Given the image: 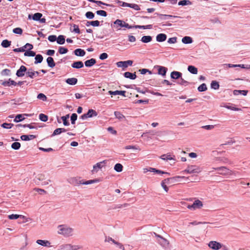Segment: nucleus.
Segmentation results:
<instances>
[{
  "label": "nucleus",
  "instance_id": "nucleus-34",
  "mask_svg": "<svg viewBox=\"0 0 250 250\" xmlns=\"http://www.w3.org/2000/svg\"><path fill=\"white\" fill-rule=\"evenodd\" d=\"M149 171L150 172H156L158 174H167L169 175V173L168 172H164V171H161L160 170H158L155 168L150 167L149 168Z\"/></svg>",
  "mask_w": 250,
  "mask_h": 250
},
{
  "label": "nucleus",
  "instance_id": "nucleus-22",
  "mask_svg": "<svg viewBox=\"0 0 250 250\" xmlns=\"http://www.w3.org/2000/svg\"><path fill=\"white\" fill-rule=\"evenodd\" d=\"M124 76L125 78H129V79H130L131 80H134L136 78V75L135 74V72L134 73H132L129 72H126L125 73H124Z\"/></svg>",
  "mask_w": 250,
  "mask_h": 250
},
{
  "label": "nucleus",
  "instance_id": "nucleus-49",
  "mask_svg": "<svg viewBox=\"0 0 250 250\" xmlns=\"http://www.w3.org/2000/svg\"><path fill=\"white\" fill-rule=\"evenodd\" d=\"M39 119L42 122H46L48 120V116L44 114L41 113L39 115Z\"/></svg>",
  "mask_w": 250,
  "mask_h": 250
},
{
  "label": "nucleus",
  "instance_id": "nucleus-14",
  "mask_svg": "<svg viewBox=\"0 0 250 250\" xmlns=\"http://www.w3.org/2000/svg\"><path fill=\"white\" fill-rule=\"evenodd\" d=\"M27 68L24 65H21L16 72V75L19 77H22L24 75L25 73L27 72Z\"/></svg>",
  "mask_w": 250,
  "mask_h": 250
},
{
  "label": "nucleus",
  "instance_id": "nucleus-53",
  "mask_svg": "<svg viewBox=\"0 0 250 250\" xmlns=\"http://www.w3.org/2000/svg\"><path fill=\"white\" fill-rule=\"evenodd\" d=\"M68 52V49L63 47H60L59 49V52L61 54H64Z\"/></svg>",
  "mask_w": 250,
  "mask_h": 250
},
{
  "label": "nucleus",
  "instance_id": "nucleus-13",
  "mask_svg": "<svg viewBox=\"0 0 250 250\" xmlns=\"http://www.w3.org/2000/svg\"><path fill=\"white\" fill-rule=\"evenodd\" d=\"M133 61L131 60H128L126 61H121L117 62V65L118 67L123 68H126L128 66H131L132 65Z\"/></svg>",
  "mask_w": 250,
  "mask_h": 250
},
{
  "label": "nucleus",
  "instance_id": "nucleus-51",
  "mask_svg": "<svg viewBox=\"0 0 250 250\" xmlns=\"http://www.w3.org/2000/svg\"><path fill=\"white\" fill-rule=\"evenodd\" d=\"M37 98L42 100V101H46L47 100L46 96L43 93L39 94L37 96Z\"/></svg>",
  "mask_w": 250,
  "mask_h": 250
},
{
  "label": "nucleus",
  "instance_id": "nucleus-55",
  "mask_svg": "<svg viewBox=\"0 0 250 250\" xmlns=\"http://www.w3.org/2000/svg\"><path fill=\"white\" fill-rule=\"evenodd\" d=\"M129 7L135 10H140V8L139 7V6L137 4H135V3H130V5H129Z\"/></svg>",
  "mask_w": 250,
  "mask_h": 250
},
{
  "label": "nucleus",
  "instance_id": "nucleus-47",
  "mask_svg": "<svg viewBox=\"0 0 250 250\" xmlns=\"http://www.w3.org/2000/svg\"><path fill=\"white\" fill-rule=\"evenodd\" d=\"M24 55L25 56L34 57L36 55V53L35 52H34L33 51H31V50H28L25 51Z\"/></svg>",
  "mask_w": 250,
  "mask_h": 250
},
{
  "label": "nucleus",
  "instance_id": "nucleus-48",
  "mask_svg": "<svg viewBox=\"0 0 250 250\" xmlns=\"http://www.w3.org/2000/svg\"><path fill=\"white\" fill-rule=\"evenodd\" d=\"M70 250H79L82 249V246L78 245H72L70 244Z\"/></svg>",
  "mask_w": 250,
  "mask_h": 250
},
{
  "label": "nucleus",
  "instance_id": "nucleus-42",
  "mask_svg": "<svg viewBox=\"0 0 250 250\" xmlns=\"http://www.w3.org/2000/svg\"><path fill=\"white\" fill-rule=\"evenodd\" d=\"M219 83L215 81H212L211 83V87L215 90H217V89H218L219 88Z\"/></svg>",
  "mask_w": 250,
  "mask_h": 250
},
{
  "label": "nucleus",
  "instance_id": "nucleus-26",
  "mask_svg": "<svg viewBox=\"0 0 250 250\" xmlns=\"http://www.w3.org/2000/svg\"><path fill=\"white\" fill-rule=\"evenodd\" d=\"M158 74L162 76H165L167 71V68L164 66H158Z\"/></svg>",
  "mask_w": 250,
  "mask_h": 250
},
{
  "label": "nucleus",
  "instance_id": "nucleus-50",
  "mask_svg": "<svg viewBox=\"0 0 250 250\" xmlns=\"http://www.w3.org/2000/svg\"><path fill=\"white\" fill-rule=\"evenodd\" d=\"M160 18L162 20H166L167 18H177V16L169 15H163L159 14Z\"/></svg>",
  "mask_w": 250,
  "mask_h": 250
},
{
  "label": "nucleus",
  "instance_id": "nucleus-23",
  "mask_svg": "<svg viewBox=\"0 0 250 250\" xmlns=\"http://www.w3.org/2000/svg\"><path fill=\"white\" fill-rule=\"evenodd\" d=\"M36 138V136L34 135H23L21 136V139L23 141H29Z\"/></svg>",
  "mask_w": 250,
  "mask_h": 250
},
{
  "label": "nucleus",
  "instance_id": "nucleus-46",
  "mask_svg": "<svg viewBox=\"0 0 250 250\" xmlns=\"http://www.w3.org/2000/svg\"><path fill=\"white\" fill-rule=\"evenodd\" d=\"M198 90L200 92L205 91L207 90V87L205 83H202L198 87Z\"/></svg>",
  "mask_w": 250,
  "mask_h": 250
},
{
  "label": "nucleus",
  "instance_id": "nucleus-30",
  "mask_svg": "<svg viewBox=\"0 0 250 250\" xmlns=\"http://www.w3.org/2000/svg\"><path fill=\"white\" fill-rule=\"evenodd\" d=\"M57 42L59 44H63L65 42V37L63 35H59L57 38Z\"/></svg>",
  "mask_w": 250,
  "mask_h": 250
},
{
  "label": "nucleus",
  "instance_id": "nucleus-9",
  "mask_svg": "<svg viewBox=\"0 0 250 250\" xmlns=\"http://www.w3.org/2000/svg\"><path fill=\"white\" fill-rule=\"evenodd\" d=\"M110 248L112 250H125L124 246L110 237Z\"/></svg>",
  "mask_w": 250,
  "mask_h": 250
},
{
  "label": "nucleus",
  "instance_id": "nucleus-12",
  "mask_svg": "<svg viewBox=\"0 0 250 250\" xmlns=\"http://www.w3.org/2000/svg\"><path fill=\"white\" fill-rule=\"evenodd\" d=\"M203 206V204L202 202L200 200L197 199L195 200L191 205H188L187 207L190 209L195 210L201 208Z\"/></svg>",
  "mask_w": 250,
  "mask_h": 250
},
{
  "label": "nucleus",
  "instance_id": "nucleus-59",
  "mask_svg": "<svg viewBox=\"0 0 250 250\" xmlns=\"http://www.w3.org/2000/svg\"><path fill=\"white\" fill-rule=\"evenodd\" d=\"M85 17L88 19H92L94 17V14L92 12H87L85 14Z\"/></svg>",
  "mask_w": 250,
  "mask_h": 250
},
{
  "label": "nucleus",
  "instance_id": "nucleus-4",
  "mask_svg": "<svg viewBox=\"0 0 250 250\" xmlns=\"http://www.w3.org/2000/svg\"><path fill=\"white\" fill-rule=\"evenodd\" d=\"M155 237H156L157 242L164 248L167 249L168 248L169 245V241L167 239L164 238L160 235L154 233Z\"/></svg>",
  "mask_w": 250,
  "mask_h": 250
},
{
  "label": "nucleus",
  "instance_id": "nucleus-8",
  "mask_svg": "<svg viewBox=\"0 0 250 250\" xmlns=\"http://www.w3.org/2000/svg\"><path fill=\"white\" fill-rule=\"evenodd\" d=\"M70 183L73 184H82V185H89L94 183H98L100 182V180L98 179L94 180H90L86 181H83V180H78L76 178H72Z\"/></svg>",
  "mask_w": 250,
  "mask_h": 250
},
{
  "label": "nucleus",
  "instance_id": "nucleus-19",
  "mask_svg": "<svg viewBox=\"0 0 250 250\" xmlns=\"http://www.w3.org/2000/svg\"><path fill=\"white\" fill-rule=\"evenodd\" d=\"M71 67L76 69L81 68L83 67V63L82 61L75 62L71 64Z\"/></svg>",
  "mask_w": 250,
  "mask_h": 250
},
{
  "label": "nucleus",
  "instance_id": "nucleus-1",
  "mask_svg": "<svg viewBox=\"0 0 250 250\" xmlns=\"http://www.w3.org/2000/svg\"><path fill=\"white\" fill-rule=\"evenodd\" d=\"M74 229L66 224L60 225L57 227L58 234L64 237H71L73 235Z\"/></svg>",
  "mask_w": 250,
  "mask_h": 250
},
{
  "label": "nucleus",
  "instance_id": "nucleus-63",
  "mask_svg": "<svg viewBox=\"0 0 250 250\" xmlns=\"http://www.w3.org/2000/svg\"><path fill=\"white\" fill-rule=\"evenodd\" d=\"M190 3V1L188 0H180L178 4L180 5H186Z\"/></svg>",
  "mask_w": 250,
  "mask_h": 250
},
{
  "label": "nucleus",
  "instance_id": "nucleus-20",
  "mask_svg": "<svg viewBox=\"0 0 250 250\" xmlns=\"http://www.w3.org/2000/svg\"><path fill=\"white\" fill-rule=\"evenodd\" d=\"M182 74L178 71H173L170 74V77L173 79H179L182 77Z\"/></svg>",
  "mask_w": 250,
  "mask_h": 250
},
{
  "label": "nucleus",
  "instance_id": "nucleus-2",
  "mask_svg": "<svg viewBox=\"0 0 250 250\" xmlns=\"http://www.w3.org/2000/svg\"><path fill=\"white\" fill-rule=\"evenodd\" d=\"M114 27H115L118 29H120V28H118L119 27H125L126 28H127L128 29L132 28H139V29H151L152 28V25L151 24L147 25H134V26H131L129 25L127 23L125 22V21H123L120 20H117L114 22Z\"/></svg>",
  "mask_w": 250,
  "mask_h": 250
},
{
  "label": "nucleus",
  "instance_id": "nucleus-17",
  "mask_svg": "<svg viewBox=\"0 0 250 250\" xmlns=\"http://www.w3.org/2000/svg\"><path fill=\"white\" fill-rule=\"evenodd\" d=\"M36 243L42 246L46 247H51V243L48 241L45 240H37Z\"/></svg>",
  "mask_w": 250,
  "mask_h": 250
},
{
  "label": "nucleus",
  "instance_id": "nucleus-21",
  "mask_svg": "<svg viewBox=\"0 0 250 250\" xmlns=\"http://www.w3.org/2000/svg\"><path fill=\"white\" fill-rule=\"evenodd\" d=\"M167 39V35L163 33L159 34L156 36V40L159 42H162Z\"/></svg>",
  "mask_w": 250,
  "mask_h": 250
},
{
  "label": "nucleus",
  "instance_id": "nucleus-3",
  "mask_svg": "<svg viewBox=\"0 0 250 250\" xmlns=\"http://www.w3.org/2000/svg\"><path fill=\"white\" fill-rule=\"evenodd\" d=\"M180 179H188V177H186L185 176H177L169 178H167L163 180L161 183V185L163 188L164 189V190L167 192L168 190V187L167 186L166 184H169V182L170 181H171L172 183L179 182Z\"/></svg>",
  "mask_w": 250,
  "mask_h": 250
},
{
  "label": "nucleus",
  "instance_id": "nucleus-58",
  "mask_svg": "<svg viewBox=\"0 0 250 250\" xmlns=\"http://www.w3.org/2000/svg\"><path fill=\"white\" fill-rule=\"evenodd\" d=\"M13 126V124H9V123H3L1 125V126L3 128L9 129L12 128V127Z\"/></svg>",
  "mask_w": 250,
  "mask_h": 250
},
{
  "label": "nucleus",
  "instance_id": "nucleus-52",
  "mask_svg": "<svg viewBox=\"0 0 250 250\" xmlns=\"http://www.w3.org/2000/svg\"><path fill=\"white\" fill-rule=\"evenodd\" d=\"M13 32L15 34L21 35L22 33V29L20 27H17L13 30Z\"/></svg>",
  "mask_w": 250,
  "mask_h": 250
},
{
  "label": "nucleus",
  "instance_id": "nucleus-18",
  "mask_svg": "<svg viewBox=\"0 0 250 250\" xmlns=\"http://www.w3.org/2000/svg\"><path fill=\"white\" fill-rule=\"evenodd\" d=\"M39 74L38 71H35L32 69H29L26 72V75L28 77L33 79L35 75H38Z\"/></svg>",
  "mask_w": 250,
  "mask_h": 250
},
{
  "label": "nucleus",
  "instance_id": "nucleus-57",
  "mask_svg": "<svg viewBox=\"0 0 250 250\" xmlns=\"http://www.w3.org/2000/svg\"><path fill=\"white\" fill-rule=\"evenodd\" d=\"M73 29L72 32H75V33L80 34V30L78 25L73 24Z\"/></svg>",
  "mask_w": 250,
  "mask_h": 250
},
{
  "label": "nucleus",
  "instance_id": "nucleus-11",
  "mask_svg": "<svg viewBox=\"0 0 250 250\" xmlns=\"http://www.w3.org/2000/svg\"><path fill=\"white\" fill-rule=\"evenodd\" d=\"M97 115L98 114L95 110L90 109L88 110L86 113L82 115L80 117V119H81L82 120H85L89 118L96 117L97 116Z\"/></svg>",
  "mask_w": 250,
  "mask_h": 250
},
{
  "label": "nucleus",
  "instance_id": "nucleus-24",
  "mask_svg": "<svg viewBox=\"0 0 250 250\" xmlns=\"http://www.w3.org/2000/svg\"><path fill=\"white\" fill-rule=\"evenodd\" d=\"M74 54L76 56L83 57L85 55V52L83 49L78 48L75 50Z\"/></svg>",
  "mask_w": 250,
  "mask_h": 250
},
{
  "label": "nucleus",
  "instance_id": "nucleus-43",
  "mask_svg": "<svg viewBox=\"0 0 250 250\" xmlns=\"http://www.w3.org/2000/svg\"><path fill=\"white\" fill-rule=\"evenodd\" d=\"M11 43V41H9L7 40H4L2 42L1 45L3 47L7 48L10 46Z\"/></svg>",
  "mask_w": 250,
  "mask_h": 250
},
{
  "label": "nucleus",
  "instance_id": "nucleus-10",
  "mask_svg": "<svg viewBox=\"0 0 250 250\" xmlns=\"http://www.w3.org/2000/svg\"><path fill=\"white\" fill-rule=\"evenodd\" d=\"M201 171L200 168L197 166L191 165L187 167V168L183 171L189 174L199 173Z\"/></svg>",
  "mask_w": 250,
  "mask_h": 250
},
{
  "label": "nucleus",
  "instance_id": "nucleus-5",
  "mask_svg": "<svg viewBox=\"0 0 250 250\" xmlns=\"http://www.w3.org/2000/svg\"><path fill=\"white\" fill-rule=\"evenodd\" d=\"M213 169L218 171V174L224 175H232L235 173L225 167H221L216 168H213Z\"/></svg>",
  "mask_w": 250,
  "mask_h": 250
},
{
  "label": "nucleus",
  "instance_id": "nucleus-64",
  "mask_svg": "<svg viewBox=\"0 0 250 250\" xmlns=\"http://www.w3.org/2000/svg\"><path fill=\"white\" fill-rule=\"evenodd\" d=\"M57 37L56 35H50L48 37V40L51 42H54L57 41Z\"/></svg>",
  "mask_w": 250,
  "mask_h": 250
},
{
  "label": "nucleus",
  "instance_id": "nucleus-28",
  "mask_svg": "<svg viewBox=\"0 0 250 250\" xmlns=\"http://www.w3.org/2000/svg\"><path fill=\"white\" fill-rule=\"evenodd\" d=\"M46 62L48 66L53 68L55 66V63L54 61L53 58L49 57L47 58Z\"/></svg>",
  "mask_w": 250,
  "mask_h": 250
},
{
  "label": "nucleus",
  "instance_id": "nucleus-33",
  "mask_svg": "<svg viewBox=\"0 0 250 250\" xmlns=\"http://www.w3.org/2000/svg\"><path fill=\"white\" fill-rule=\"evenodd\" d=\"M182 42L185 44L191 43L192 42V38L190 37L185 36L182 38Z\"/></svg>",
  "mask_w": 250,
  "mask_h": 250
},
{
  "label": "nucleus",
  "instance_id": "nucleus-39",
  "mask_svg": "<svg viewBox=\"0 0 250 250\" xmlns=\"http://www.w3.org/2000/svg\"><path fill=\"white\" fill-rule=\"evenodd\" d=\"M58 250H70V244H65L61 245Z\"/></svg>",
  "mask_w": 250,
  "mask_h": 250
},
{
  "label": "nucleus",
  "instance_id": "nucleus-27",
  "mask_svg": "<svg viewBox=\"0 0 250 250\" xmlns=\"http://www.w3.org/2000/svg\"><path fill=\"white\" fill-rule=\"evenodd\" d=\"M78 80L76 78H68L66 80L65 82L70 85H75L77 83Z\"/></svg>",
  "mask_w": 250,
  "mask_h": 250
},
{
  "label": "nucleus",
  "instance_id": "nucleus-41",
  "mask_svg": "<svg viewBox=\"0 0 250 250\" xmlns=\"http://www.w3.org/2000/svg\"><path fill=\"white\" fill-rule=\"evenodd\" d=\"M42 16V14L40 13H36L33 15L32 19L35 21H39L40 18H41Z\"/></svg>",
  "mask_w": 250,
  "mask_h": 250
},
{
  "label": "nucleus",
  "instance_id": "nucleus-35",
  "mask_svg": "<svg viewBox=\"0 0 250 250\" xmlns=\"http://www.w3.org/2000/svg\"><path fill=\"white\" fill-rule=\"evenodd\" d=\"M35 61L34 62V63L35 64H37V63H41L43 60V57L42 56V55H40V54H38L37 55H35Z\"/></svg>",
  "mask_w": 250,
  "mask_h": 250
},
{
  "label": "nucleus",
  "instance_id": "nucleus-25",
  "mask_svg": "<svg viewBox=\"0 0 250 250\" xmlns=\"http://www.w3.org/2000/svg\"><path fill=\"white\" fill-rule=\"evenodd\" d=\"M96 60L95 59H91L88 60L84 62V64L86 67H91L96 63Z\"/></svg>",
  "mask_w": 250,
  "mask_h": 250
},
{
  "label": "nucleus",
  "instance_id": "nucleus-62",
  "mask_svg": "<svg viewBox=\"0 0 250 250\" xmlns=\"http://www.w3.org/2000/svg\"><path fill=\"white\" fill-rule=\"evenodd\" d=\"M96 14L98 15L105 17L107 16L106 12L104 10H98L96 11Z\"/></svg>",
  "mask_w": 250,
  "mask_h": 250
},
{
  "label": "nucleus",
  "instance_id": "nucleus-32",
  "mask_svg": "<svg viewBox=\"0 0 250 250\" xmlns=\"http://www.w3.org/2000/svg\"><path fill=\"white\" fill-rule=\"evenodd\" d=\"M125 91H119L116 90L115 91H110V95H121L124 97H125Z\"/></svg>",
  "mask_w": 250,
  "mask_h": 250
},
{
  "label": "nucleus",
  "instance_id": "nucleus-45",
  "mask_svg": "<svg viewBox=\"0 0 250 250\" xmlns=\"http://www.w3.org/2000/svg\"><path fill=\"white\" fill-rule=\"evenodd\" d=\"M21 147V144L19 142H14L11 145V147L13 149L18 150Z\"/></svg>",
  "mask_w": 250,
  "mask_h": 250
},
{
  "label": "nucleus",
  "instance_id": "nucleus-61",
  "mask_svg": "<svg viewBox=\"0 0 250 250\" xmlns=\"http://www.w3.org/2000/svg\"><path fill=\"white\" fill-rule=\"evenodd\" d=\"M19 217L21 216L20 215L14 214L8 216V218L11 220L17 219L18 218H19Z\"/></svg>",
  "mask_w": 250,
  "mask_h": 250
},
{
  "label": "nucleus",
  "instance_id": "nucleus-54",
  "mask_svg": "<svg viewBox=\"0 0 250 250\" xmlns=\"http://www.w3.org/2000/svg\"><path fill=\"white\" fill-rule=\"evenodd\" d=\"M77 119V115L76 113H73L71 116V121L72 124H75V121Z\"/></svg>",
  "mask_w": 250,
  "mask_h": 250
},
{
  "label": "nucleus",
  "instance_id": "nucleus-6",
  "mask_svg": "<svg viewBox=\"0 0 250 250\" xmlns=\"http://www.w3.org/2000/svg\"><path fill=\"white\" fill-rule=\"evenodd\" d=\"M107 162V160H104L102 162L97 163L96 164L94 165L93 167V169L91 170L92 174H94L97 173L100 170H102L106 166Z\"/></svg>",
  "mask_w": 250,
  "mask_h": 250
},
{
  "label": "nucleus",
  "instance_id": "nucleus-38",
  "mask_svg": "<svg viewBox=\"0 0 250 250\" xmlns=\"http://www.w3.org/2000/svg\"><path fill=\"white\" fill-rule=\"evenodd\" d=\"M69 114L62 116L61 117V119L62 120L63 124L65 126H68L69 125V123L67 121V119L69 118Z\"/></svg>",
  "mask_w": 250,
  "mask_h": 250
},
{
  "label": "nucleus",
  "instance_id": "nucleus-7",
  "mask_svg": "<svg viewBox=\"0 0 250 250\" xmlns=\"http://www.w3.org/2000/svg\"><path fill=\"white\" fill-rule=\"evenodd\" d=\"M208 246L213 250H218L223 248L224 250H228V248L219 242L216 241H211L208 244Z\"/></svg>",
  "mask_w": 250,
  "mask_h": 250
},
{
  "label": "nucleus",
  "instance_id": "nucleus-40",
  "mask_svg": "<svg viewBox=\"0 0 250 250\" xmlns=\"http://www.w3.org/2000/svg\"><path fill=\"white\" fill-rule=\"evenodd\" d=\"M178 84L182 85L187 86L189 84V83L184 80L182 77L179 79L178 82H177Z\"/></svg>",
  "mask_w": 250,
  "mask_h": 250
},
{
  "label": "nucleus",
  "instance_id": "nucleus-15",
  "mask_svg": "<svg viewBox=\"0 0 250 250\" xmlns=\"http://www.w3.org/2000/svg\"><path fill=\"white\" fill-rule=\"evenodd\" d=\"M31 115L28 114H18L16 116L14 121L16 123L21 122L25 118V117L31 116Z\"/></svg>",
  "mask_w": 250,
  "mask_h": 250
},
{
  "label": "nucleus",
  "instance_id": "nucleus-36",
  "mask_svg": "<svg viewBox=\"0 0 250 250\" xmlns=\"http://www.w3.org/2000/svg\"><path fill=\"white\" fill-rule=\"evenodd\" d=\"M160 158L164 160H174V158H173L169 153L162 155Z\"/></svg>",
  "mask_w": 250,
  "mask_h": 250
},
{
  "label": "nucleus",
  "instance_id": "nucleus-37",
  "mask_svg": "<svg viewBox=\"0 0 250 250\" xmlns=\"http://www.w3.org/2000/svg\"><path fill=\"white\" fill-rule=\"evenodd\" d=\"M152 37L150 36H144L141 39V41L144 43H147L152 41Z\"/></svg>",
  "mask_w": 250,
  "mask_h": 250
},
{
  "label": "nucleus",
  "instance_id": "nucleus-31",
  "mask_svg": "<svg viewBox=\"0 0 250 250\" xmlns=\"http://www.w3.org/2000/svg\"><path fill=\"white\" fill-rule=\"evenodd\" d=\"M188 69L192 74H196L198 73L197 68L194 66L189 65Z\"/></svg>",
  "mask_w": 250,
  "mask_h": 250
},
{
  "label": "nucleus",
  "instance_id": "nucleus-16",
  "mask_svg": "<svg viewBox=\"0 0 250 250\" xmlns=\"http://www.w3.org/2000/svg\"><path fill=\"white\" fill-rule=\"evenodd\" d=\"M1 84L4 86H10L11 85L16 86L17 83V82L11 79H9L8 80L3 82Z\"/></svg>",
  "mask_w": 250,
  "mask_h": 250
},
{
  "label": "nucleus",
  "instance_id": "nucleus-44",
  "mask_svg": "<svg viewBox=\"0 0 250 250\" xmlns=\"http://www.w3.org/2000/svg\"><path fill=\"white\" fill-rule=\"evenodd\" d=\"M123 167L119 163L116 164L114 166V169L118 172H121L123 170Z\"/></svg>",
  "mask_w": 250,
  "mask_h": 250
},
{
  "label": "nucleus",
  "instance_id": "nucleus-60",
  "mask_svg": "<svg viewBox=\"0 0 250 250\" xmlns=\"http://www.w3.org/2000/svg\"><path fill=\"white\" fill-rule=\"evenodd\" d=\"M87 23H90V25L93 26H98L100 25V22L98 21H87Z\"/></svg>",
  "mask_w": 250,
  "mask_h": 250
},
{
  "label": "nucleus",
  "instance_id": "nucleus-29",
  "mask_svg": "<svg viewBox=\"0 0 250 250\" xmlns=\"http://www.w3.org/2000/svg\"><path fill=\"white\" fill-rule=\"evenodd\" d=\"M114 115L116 118L120 121L125 119V117L119 111H115Z\"/></svg>",
  "mask_w": 250,
  "mask_h": 250
},
{
  "label": "nucleus",
  "instance_id": "nucleus-56",
  "mask_svg": "<svg viewBox=\"0 0 250 250\" xmlns=\"http://www.w3.org/2000/svg\"><path fill=\"white\" fill-rule=\"evenodd\" d=\"M125 149H136V150H139V151L141 150V149L136 146H125Z\"/></svg>",
  "mask_w": 250,
  "mask_h": 250
}]
</instances>
